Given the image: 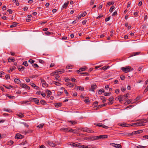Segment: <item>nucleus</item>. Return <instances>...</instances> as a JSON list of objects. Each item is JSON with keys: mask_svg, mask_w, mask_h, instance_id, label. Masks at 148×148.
<instances>
[{"mask_svg": "<svg viewBox=\"0 0 148 148\" xmlns=\"http://www.w3.org/2000/svg\"><path fill=\"white\" fill-rule=\"evenodd\" d=\"M121 69L125 73L130 72L133 70V69L130 66L122 67Z\"/></svg>", "mask_w": 148, "mask_h": 148, "instance_id": "f257e3e1", "label": "nucleus"}, {"mask_svg": "<svg viewBox=\"0 0 148 148\" xmlns=\"http://www.w3.org/2000/svg\"><path fill=\"white\" fill-rule=\"evenodd\" d=\"M20 86L23 88L27 89L29 90L30 89L29 87L24 83L21 84H20Z\"/></svg>", "mask_w": 148, "mask_h": 148, "instance_id": "f03ea898", "label": "nucleus"}, {"mask_svg": "<svg viewBox=\"0 0 148 148\" xmlns=\"http://www.w3.org/2000/svg\"><path fill=\"white\" fill-rule=\"evenodd\" d=\"M138 123H133L132 124V125H131V126H144V124H143L140 122H138Z\"/></svg>", "mask_w": 148, "mask_h": 148, "instance_id": "7ed1b4c3", "label": "nucleus"}, {"mask_svg": "<svg viewBox=\"0 0 148 148\" xmlns=\"http://www.w3.org/2000/svg\"><path fill=\"white\" fill-rule=\"evenodd\" d=\"M24 138V136L20 134H17L15 136V138L16 139H21Z\"/></svg>", "mask_w": 148, "mask_h": 148, "instance_id": "20e7f679", "label": "nucleus"}, {"mask_svg": "<svg viewBox=\"0 0 148 148\" xmlns=\"http://www.w3.org/2000/svg\"><path fill=\"white\" fill-rule=\"evenodd\" d=\"M91 88L89 90L90 91H94L95 90V89L97 86L96 84H94L91 85Z\"/></svg>", "mask_w": 148, "mask_h": 148, "instance_id": "39448f33", "label": "nucleus"}, {"mask_svg": "<svg viewBox=\"0 0 148 148\" xmlns=\"http://www.w3.org/2000/svg\"><path fill=\"white\" fill-rule=\"evenodd\" d=\"M111 145H112L115 147L117 148H121L122 147L121 145L119 144H114V143H110Z\"/></svg>", "mask_w": 148, "mask_h": 148, "instance_id": "423d86ee", "label": "nucleus"}, {"mask_svg": "<svg viewBox=\"0 0 148 148\" xmlns=\"http://www.w3.org/2000/svg\"><path fill=\"white\" fill-rule=\"evenodd\" d=\"M46 142L49 146L51 147H54L56 145V144L54 143H53L52 142L48 141H47Z\"/></svg>", "mask_w": 148, "mask_h": 148, "instance_id": "0eeeda50", "label": "nucleus"}, {"mask_svg": "<svg viewBox=\"0 0 148 148\" xmlns=\"http://www.w3.org/2000/svg\"><path fill=\"white\" fill-rule=\"evenodd\" d=\"M87 67L86 66H84L83 67L79 69V70H77V73H79L81 71H84L86 69Z\"/></svg>", "mask_w": 148, "mask_h": 148, "instance_id": "6e6552de", "label": "nucleus"}, {"mask_svg": "<svg viewBox=\"0 0 148 148\" xmlns=\"http://www.w3.org/2000/svg\"><path fill=\"white\" fill-rule=\"evenodd\" d=\"M76 90H77L79 89V90L81 91H83L84 90V88L83 87L81 86H76L75 88Z\"/></svg>", "mask_w": 148, "mask_h": 148, "instance_id": "1a4fd4ad", "label": "nucleus"}, {"mask_svg": "<svg viewBox=\"0 0 148 148\" xmlns=\"http://www.w3.org/2000/svg\"><path fill=\"white\" fill-rule=\"evenodd\" d=\"M140 132H142V131L141 130H138V131L133 132L131 134L132 135H134V134H138L141 133Z\"/></svg>", "mask_w": 148, "mask_h": 148, "instance_id": "9d476101", "label": "nucleus"}, {"mask_svg": "<svg viewBox=\"0 0 148 148\" xmlns=\"http://www.w3.org/2000/svg\"><path fill=\"white\" fill-rule=\"evenodd\" d=\"M69 1H67L66 3H65L62 6V9L63 8H66L68 5V4H69Z\"/></svg>", "mask_w": 148, "mask_h": 148, "instance_id": "9b49d317", "label": "nucleus"}, {"mask_svg": "<svg viewBox=\"0 0 148 148\" xmlns=\"http://www.w3.org/2000/svg\"><path fill=\"white\" fill-rule=\"evenodd\" d=\"M18 69L19 71H23L25 69V67L23 66H19L18 67Z\"/></svg>", "mask_w": 148, "mask_h": 148, "instance_id": "f8f14e48", "label": "nucleus"}, {"mask_svg": "<svg viewBox=\"0 0 148 148\" xmlns=\"http://www.w3.org/2000/svg\"><path fill=\"white\" fill-rule=\"evenodd\" d=\"M84 102L87 104H89L90 102L88 97H86L85 98V99L84 100Z\"/></svg>", "mask_w": 148, "mask_h": 148, "instance_id": "ddd939ff", "label": "nucleus"}, {"mask_svg": "<svg viewBox=\"0 0 148 148\" xmlns=\"http://www.w3.org/2000/svg\"><path fill=\"white\" fill-rule=\"evenodd\" d=\"M14 81L17 84H19L21 83V81L18 78L15 79Z\"/></svg>", "mask_w": 148, "mask_h": 148, "instance_id": "4468645a", "label": "nucleus"}, {"mask_svg": "<svg viewBox=\"0 0 148 148\" xmlns=\"http://www.w3.org/2000/svg\"><path fill=\"white\" fill-rule=\"evenodd\" d=\"M120 126L124 127H128L130 126V125L127 124L125 123H123L121 124L120 125Z\"/></svg>", "mask_w": 148, "mask_h": 148, "instance_id": "2eb2a0df", "label": "nucleus"}, {"mask_svg": "<svg viewBox=\"0 0 148 148\" xmlns=\"http://www.w3.org/2000/svg\"><path fill=\"white\" fill-rule=\"evenodd\" d=\"M66 85L67 86H68L70 87H73L74 86V85L72 83H70V82H68L67 83Z\"/></svg>", "mask_w": 148, "mask_h": 148, "instance_id": "dca6fc26", "label": "nucleus"}, {"mask_svg": "<svg viewBox=\"0 0 148 148\" xmlns=\"http://www.w3.org/2000/svg\"><path fill=\"white\" fill-rule=\"evenodd\" d=\"M114 98L113 97H111L109 99V101L110 102L108 103V104L109 105H111L113 103H111V102L112 101Z\"/></svg>", "mask_w": 148, "mask_h": 148, "instance_id": "f3484780", "label": "nucleus"}, {"mask_svg": "<svg viewBox=\"0 0 148 148\" xmlns=\"http://www.w3.org/2000/svg\"><path fill=\"white\" fill-rule=\"evenodd\" d=\"M117 98L119 100L120 102L122 101L123 100V96L121 95L118 96Z\"/></svg>", "mask_w": 148, "mask_h": 148, "instance_id": "a211bd4d", "label": "nucleus"}, {"mask_svg": "<svg viewBox=\"0 0 148 148\" xmlns=\"http://www.w3.org/2000/svg\"><path fill=\"white\" fill-rule=\"evenodd\" d=\"M34 101L35 102L36 104L37 105H39V100L38 99L34 98Z\"/></svg>", "mask_w": 148, "mask_h": 148, "instance_id": "6ab92c4d", "label": "nucleus"}, {"mask_svg": "<svg viewBox=\"0 0 148 148\" xmlns=\"http://www.w3.org/2000/svg\"><path fill=\"white\" fill-rule=\"evenodd\" d=\"M46 92L47 93V97H49L50 95L51 94V92L48 90H46Z\"/></svg>", "mask_w": 148, "mask_h": 148, "instance_id": "aec40b11", "label": "nucleus"}, {"mask_svg": "<svg viewBox=\"0 0 148 148\" xmlns=\"http://www.w3.org/2000/svg\"><path fill=\"white\" fill-rule=\"evenodd\" d=\"M62 103H56L55 104V106L56 107H60L62 106Z\"/></svg>", "mask_w": 148, "mask_h": 148, "instance_id": "412c9836", "label": "nucleus"}, {"mask_svg": "<svg viewBox=\"0 0 148 148\" xmlns=\"http://www.w3.org/2000/svg\"><path fill=\"white\" fill-rule=\"evenodd\" d=\"M60 130L64 131V132H66L68 131L69 130L68 128H61L60 129Z\"/></svg>", "mask_w": 148, "mask_h": 148, "instance_id": "4be33fe9", "label": "nucleus"}, {"mask_svg": "<svg viewBox=\"0 0 148 148\" xmlns=\"http://www.w3.org/2000/svg\"><path fill=\"white\" fill-rule=\"evenodd\" d=\"M18 23L16 22H13L12 25L10 26V27L11 28L13 27L16 26V25L18 24Z\"/></svg>", "mask_w": 148, "mask_h": 148, "instance_id": "5701e85b", "label": "nucleus"}, {"mask_svg": "<svg viewBox=\"0 0 148 148\" xmlns=\"http://www.w3.org/2000/svg\"><path fill=\"white\" fill-rule=\"evenodd\" d=\"M14 58H12V57H10L8 59V61L9 62H14Z\"/></svg>", "mask_w": 148, "mask_h": 148, "instance_id": "b1692460", "label": "nucleus"}, {"mask_svg": "<svg viewBox=\"0 0 148 148\" xmlns=\"http://www.w3.org/2000/svg\"><path fill=\"white\" fill-rule=\"evenodd\" d=\"M69 130L68 132H72L73 133L75 132V130L73 129H72L71 128H68Z\"/></svg>", "mask_w": 148, "mask_h": 148, "instance_id": "393cba45", "label": "nucleus"}, {"mask_svg": "<svg viewBox=\"0 0 148 148\" xmlns=\"http://www.w3.org/2000/svg\"><path fill=\"white\" fill-rule=\"evenodd\" d=\"M110 66H105L102 67V69L103 70H105L110 68Z\"/></svg>", "mask_w": 148, "mask_h": 148, "instance_id": "a878e982", "label": "nucleus"}, {"mask_svg": "<svg viewBox=\"0 0 148 148\" xmlns=\"http://www.w3.org/2000/svg\"><path fill=\"white\" fill-rule=\"evenodd\" d=\"M140 53V52H134L133 53H132V55L131 56H135L139 54Z\"/></svg>", "mask_w": 148, "mask_h": 148, "instance_id": "bb28decb", "label": "nucleus"}, {"mask_svg": "<svg viewBox=\"0 0 148 148\" xmlns=\"http://www.w3.org/2000/svg\"><path fill=\"white\" fill-rule=\"evenodd\" d=\"M105 90L103 89H100L98 92V93L99 95L101 94L102 92H104Z\"/></svg>", "mask_w": 148, "mask_h": 148, "instance_id": "cd10ccee", "label": "nucleus"}, {"mask_svg": "<svg viewBox=\"0 0 148 148\" xmlns=\"http://www.w3.org/2000/svg\"><path fill=\"white\" fill-rule=\"evenodd\" d=\"M40 103L42 105H45L46 104V102L44 100H41L40 101Z\"/></svg>", "mask_w": 148, "mask_h": 148, "instance_id": "c85d7f7f", "label": "nucleus"}, {"mask_svg": "<svg viewBox=\"0 0 148 148\" xmlns=\"http://www.w3.org/2000/svg\"><path fill=\"white\" fill-rule=\"evenodd\" d=\"M17 115L20 118H23L24 117V115L22 113H20L17 114Z\"/></svg>", "mask_w": 148, "mask_h": 148, "instance_id": "c756f323", "label": "nucleus"}, {"mask_svg": "<svg viewBox=\"0 0 148 148\" xmlns=\"http://www.w3.org/2000/svg\"><path fill=\"white\" fill-rule=\"evenodd\" d=\"M53 83L55 84L56 86H60L61 84L60 83L55 81L53 82Z\"/></svg>", "mask_w": 148, "mask_h": 148, "instance_id": "7c9ffc66", "label": "nucleus"}, {"mask_svg": "<svg viewBox=\"0 0 148 148\" xmlns=\"http://www.w3.org/2000/svg\"><path fill=\"white\" fill-rule=\"evenodd\" d=\"M91 139L92 140L99 139L98 136H93L91 138Z\"/></svg>", "mask_w": 148, "mask_h": 148, "instance_id": "2f4dec72", "label": "nucleus"}, {"mask_svg": "<svg viewBox=\"0 0 148 148\" xmlns=\"http://www.w3.org/2000/svg\"><path fill=\"white\" fill-rule=\"evenodd\" d=\"M70 123H71L72 125H75L76 124V122L75 121H69Z\"/></svg>", "mask_w": 148, "mask_h": 148, "instance_id": "473e14b6", "label": "nucleus"}, {"mask_svg": "<svg viewBox=\"0 0 148 148\" xmlns=\"http://www.w3.org/2000/svg\"><path fill=\"white\" fill-rule=\"evenodd\" d=\"M86 14V12H84L81 14V16L83 17Z\"/></svg>", "mask_w": 148, "mask_h": 148, "instance_id": "72a5a7b5", "label": "nucleus"}, {"mask_svg": "<svg viewBox=\"0 0 148 148\" xmlns=\"http://www.w3.org/2000/svg\"><path fill=\"white\" fill-rule=\"evenodd\" d=\"M101 99L103 100L102 101L103 103H104V102H105L106 100V99L105 97H102Z\"/></svg>", "mask_w": 148, "mask_h": 148, "instance_id": "f704fd0d", "label": "nucleus"}, {"mask_svg": "<svg viewBox=\"0 0 148 148\" xmlns=\"http://www.w3.org/2000/svg\"><path fill=\"white\" fill-rule=\"evenodd\" d=\"M143 121V119H140L137 121V122H140L141 123H144Z\"/></svg>", "mask_w": 148, "mask_h": 148, "instance_id": "c9c22d12", "label": "nucleus"}, {"mask_svg": "<svg viewBox=\"0 0 148 148\" xmlns=\"http://www.w3.org/2000/svg\"><path fill=\"white\" fill-rule=\"evenodd\" d=\"M55 79L58 80H59L60 79V76L59 75H57L55 77Z\"/></svg>", "mask_w": 148, "mask_h": 148, "instance_id": "e433bc0d", "label": "nucleus"}, {"mask_svg": "<svg viewBox=\"0 0 148 148\" xmlns=\"http://www.w3.org/2000/svg\"><path fill=\"white\" fill-rule=\"evenodd\" d=\"M114 8V6H112L110 8L109 11L110 12H112Z\"/></svg>", "mask_w": 148, "mask_h": 148, "instance_id": "4c0bfd02", "label": "nucleus"}, {"mask_svg": "<svg viewBox=\"0 0 148 148\" xmlns=\"http://www.w3.org/2000/svg\"><path fill=\"white\" fill-rule=\"evenodd\" d=\"M23 65L25 66H28L27 62V61L24 62L23 63Z\"/></svg>", "mask_w": 148, "mask_h": 148, "instance_id": "58836bf2", "label": "nucleus"}, {"mask_svg": "<svg viewBox=\"0 0 148 148\" xmlns=\"http://www.w3.org/2000/svg\"><path fill=\"white\" fill-rule=\"evenodd\" d=\"M56 72L57 75L60 74L63 72V71L62 70V71H56Z\"/></svg>", "mask_w": 148, "mask_h": 148, "instance_id": "ea45409f", "label": "nucleus"}, {"mask_svg": "<svg viewBox=\"0 0 148 148\" xmlns=\"http://www.w3.org/2000/svg\"><path fill=\"white\" fill-rule=\"evenodd\" d=\"M32 65L35 68H37L39 67L36 64H32Z\"/></svg>", "mask_w": 148, "mask_h": 148, "instance_id": "a19ab883", "label": "nucleus"}, {"mask_svg": "<svg viewBox=\"0 0 148 148\" xmlns=\"http://www.w3.org/2000/svg\"><path fill=\"white\" fill-rule=\"evenodd\" d=\"M42 86L44 87H47L48 86V84H47L46 82L42 84Z\"/></svg>", "mask_w": 148, "mask_h": 148, "instance_id": "79ce46f5", "label": "nucleus"}, {"mask_svg": "<svg viewBox=\"0 0 148 148\" xmlns=\"http://www.w3.org/2000/svg\"><path fill=\"white\" fill-rule=\"evenodd\" d=\"M111 93L110 92H105L104 94V95L105 96H109L111 94Z\"/></svg>", "mask_w": 148, "mask_h": 148, "instance_id": "37998d69", "label": "nucleus"}, {"mask_svg": "<svg viewBox=\"0 0 148 148\" xmlns=\"http://www.w3.org/2000/svg\"><path fill=\"white\" fill-rule=\"evenodd\" d=\"M8 143L9 145H11L13 144L14 142L12 140H10L8 142Z\"/></svg>", "mask_w": 148, "mask_h": 148, "instance_id": "c03bdc74", "label": "nucleus"}, {"mask_svg": "<svg viewBox=\"0 0 148 148\" xmlns=\"http://www.w3.org/2000/svg\"><path fill=\"white\" fill-rule=\"evenodd\" d=\"M62 89H64V92L65 93V94H66V95H69V93L67 92V91L64 88H62Z\"/></svg>", "mask_w": 148, "mask_h": 148, "instance_id": "a18cd8bd", "label": "nucleus"}, {"mask_svg": "<svg viewBox=\"0 0 148 148\" xmlns=\"http://www.w3.org/2000/svg\"><path fill=\"white\" fill-rule=\"evenodd\" d=\"M121 79L122 80H124L125 78V76L123 75H122L120 76Z\"/></svg>", "mask_w": 148, "mask_h": 148, "instance_id": "49530a36", "label": "nucleus"}, {"mask_svg": "<svg viewBox=\"0 0 148 148\" xmlns=\"http://www.w3.org/2000/svg\"><path fill=\"white\" fill-rule=\"evenodd\" d=\"M72 67V65H68V66H67L66 67V69H71V68Z\"/></svg>", "mask_w": 148, "mask_h": 148, "instance_id": "de8ad7c7", "label": "nucleus"}, {"mask_svg": "<svg viewBox=\"0 0 148 148\" xmlns=\"http://www.w3.org/2000/svg\"><path fill=\"white\" fill-rule=\"evenodd\" d=\"M43 126V124H40L37 126L38 127L40 128H42V127Z\"/></svg>", "mask_w": 148, "mask_h": 148, "instance_id": "09e8293b", "label": "nucleus"}, {"mask_svg": "<svg viewBox=\"0 0 148 148\" xmlns=\"http://www.w3.org/2000/svg\"><path fill=\"white\" fill-rule=\"evenodd\" d=\"M132 99H128L127 100L126 102L128 103V104L130 103L132 101Z\"/></svg>", "mask_w": 148, "mask_h": 148, "instance_id": "8fccbe9b", "label": "nucleus"}, {"mask_svg": "<svg viewBox=\"0 0 148 148\" xmlns=\"http://www.w3.org/2000/svg\"><path fill=\"white\" fill-rule=\"evenodd\" d=\"M28 62H30L31 64H32L34 63V61L33 60L30 59L29 60Z\"/></svg>", "mask_w": 148, "mask_h": 148, "instance_id": "3c124183", "label": "nucleus"}, {"mask_svg": "<svg viewBox=\"0 0 148 148\" xmlns=\"http://www.w3.org/2000/svg\"><path fill=\"white\" fill-rule=\"evenodd\" d=\"M22 123L25 127L27 128L29 127V125L26 123L24 122Z\"/></svg>", "mask_w": 148, "mask_h": 148, "instance_id": "603ef678", "label": "nucleus"}, {"mask_svg": "<svg viewBox=\"0 0 148 148\" xmlns=\"http://www.w3.org/2000/svg\"><path fill=\"white\" fill-rule=\"evenodd\" d=\"M103 127L106 129H108V128H109V127L107 126H106L104 124H102V127Z\"/></svg>", "mask_w": 148, "mask_h": 148, "instance_id": "864d4df0", "label": "nucleus"}, {"mask_svg": "<svg viewBox=\"0 0 148 148\" xmlns=\"http://www.w3.org/2000/svg\"><path fill=\"white\" fill-rule=\"evenodd\" d=\"M7 11L9 12V13L10 14H11L12 13V11L10 9L8 10H7Z\"/></svg>", "mask_w": 148, "mask_h": 148, "instance_id": "5fc2aeb1", "label": "nucleus"}, {"mask_svg": "<svg viewBox=\"0 0 148 148\" xmlns=\"http://www.w3.org/2000/svg\"><path fill=\"white\" fill-rule=\"evenodd\" d=\"M50 75H51L53 76L55 75H57L56 72H53L52 73H51Z\"/></svg>", "mask_w": 148, "mask_h": 148, "instance_id": "6e6d98bb", "label": "nucleus"}, {"mask_svg": "<svg viewBox=\"0 0 148 148\" xmlns=\"http://www.w3.org/2000/svg\"><path fill=\"white\" fill-rule=\"evenodd\" d=\"M99 139H101V138H103V135H101L98 136Z\"/></svg>", "mask_w": 148, "mask_h": 148, "instance_id": "4d7b16f0", "label": "nucleus"}, {"mask_svg": "<svg viewBox=\"0 0 148 148\" xmlns=\"http://www.w3.org/2000/svg\"><path fill=\"white\" fill-rule=\"evenodd\" d=\"M29 101H34V98H32V97L30 98L29 99Z\"/></svg>", "mask_w": 148, "mask_h": 148, "instance_id": "13d9d810", "label": "nucleus"}, {"mask_svg": "<svg viewBox=\"0 0 148 148\" xmlns=\"http://www.w3.org/2000/svg\"><path fill=\"white\" fill-rule=\"evenodd\" d=\"M80 74L81 75L85 74L86 75H89V74L87 72L80 73Z\"/></svg>", "mask_w": 148, "mask_h": 148, "instance_id": "bf43d9fd", "label": "nucleus"}, {"mask_svg": "<svg viewBox=\"0 0 148 148\" xmlns=\"http://www.w3.org/2000/svg\"><path fill=\"white\" fill-rule=\"evenodd\" d=\"M70 80V79L68 77H66L65 78V81L66 82H67L68 81Z\"/></svg>", "mask_w": 148, "mask_h": 148, "instance_id": "052dcab7", "label": "nucleus"}, {"mask_svg": "<svg viewBox=\"0 0 148 148\" xmlns=\"http://www.w3.org/2000/svg\"><path fill=\"white\" fill-rule=\"evenodd\" d=\"M110 16H109V17H108V18H106L105 19L106 21L107 22V21H109L110 20Z\"/></svg>", "mask_w": 148, "mask_h": 148, "instance_id": "680f3d73", "label": "nucleus"}, {"mask_svg": "<svg viewBox=\"0 0 148 148\" xmlns=\"http://www.w3.org/2000/svg\"><path fill=\"white\" fill-rule=\"evenodd\" d=\"M148 17L147 15H145L144 18V21H146Z\"/></svg>", "mask_w": 148, "mask_h": 148, "instance_id": "e2e57ef3", "label": "nucleus"}, {"mask_svg": "<svg viewBox=\"0 0 148 148\" xmlns=\"http://www.w3.org/2000/svg\"><path fill=\"white\" fill-rule=\"evenodd\" d=\"M144 123H147L148 122V118L147 119H143Z\"/></svg>", "mask_w": 148, "mask_h": 148, "instance_id": "0e129e2a", "label": "nucleus"}, {"mask_svg": "<svg viewBox=\"0 0 148 148\" xmlns=\"http://www.w3.org/2000/svg\"><path fill=\"white\" fill-rule=\"evenodd\" d=\"M62 93V92H58L57 94V95L58 96H59Z\"/></svg>", "mask_w": 148, "mask_h": 148, "instance_id": "69168bd1", "label": "nucleus"}, {"mask_svg": "<svg viewBox=\"0 0 148 148\" xmlns=\"http://www.w3.org/2000/svg\"><path fill=\"white\" fill-rule=\"evenodd\" d=\"M148 90V85L147 86L146 89L144 90V93L146 92Z\"/></svg>", "mask_w": 148, "mask_h": 148, "instance_id": "338daca9", "label": "nucleus"}, {"mask_svg": "<svg viewBox=\"0 0 148 148\" xmlns=\"http://www.w3.org/2000/svg\"><path fill=\"white\" fill-rule=\"evenodd\" d=\"M85 146L84 145H81V144H80V147L79 148H85Z\"/></svg>", "mask_w": 148, "mask_h": 148, "instance_id": "774afa93", "label": "nucleus"}]
</instances>
